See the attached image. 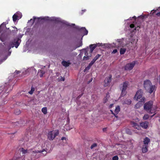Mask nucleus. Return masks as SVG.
I'll return each instance as SVG.
<instances>
[{"label": "nucleus", "mask_w": 160, "mask_h": 160, "mask_svg": "<svg viewBox=\"0 0 160 160\" xmlns=\"http://www.w3.org/2000/svg\"><path fill=\"white\" fill-rule=\"evenodd\" d=\"M143 86L146 91L150 94L155 91L156 89L155 86L152 85L151 82L148 79L144 81Z\"/></svg>", "instance_id": "obj_1"}, {"label": "nucleus", "mask_w": 160, "mask_h": 160, "mask_svg": "<svg viewBox=\"0 0 160 160\" xmlns=\"http://www.w3.org/2000/svg\"><path fill=\"white\" fill-rule=\"evenodd\" d=\"M32 150V149H25L23 148H20L18 150L19 152V155L16 157V159L17 160L20 159L22 160H30L29 159H27L25 158V155H27L28 153H31Z\"/></svg>", "instance_id": "obj_2"}, {"label": "nucleus", "mask_w": 160, "mask_h": 160, "mask_svg": "<svg viewBox=\"0 0 160 160\" xmlns=\"http://www.w3.org/2000/svg\"><path fill=\"white\" fill-rule=\"evenodd\" d=\"M143 92L142 89H139L137 91L134 97V98L137 101L140 100L142 102H144L145 98L143 97Z\"/></svg>", "instance_id": "obj_3"}, {"label": "nucleus", "mask_w": 160, "mask_h": 160, "mask_svg": "<svg viewBox=\"0 0 160 160\" xmlns=\"http://www.w3.org/2000/svg\"><path fill=\"white\" fill-rule=\"evenodd\" d=\"M153 104V102L152 101H149L145 103L144 106V109L148 112L150 113H152V108Z\"/></svg>", "instance_id": "obj_4"}, {"label": "nucleus", "mask_w": 160, "mask_h": 160, "mask_svg": "<svg viewBox=\"0 0 160 160\" xmlns=\"http://www.w3.org/2000/svg\"><path fill=\"white\" fill-rule=\"evenodd\" d=\"M128 82L125 81L123 83L122 86L120 87V89L121 90L120 97H123L126 94L127 91L126 90L128 85Z\"/></svg>", "instance_id": "obj_5"}, {"label": "nucleus", "mask_w": 160, "mask_h": 160, "mask_svg": "<svg viewBox=\"0 0 160 160\" xmlns=\"http://www.w3.org/2000/svg\"><path fill=\"white\" fill-rule=\"evenodd\" d=\"M59 134L58 130L50 131L48 133V138L50 140H52Z\"/></svg>", "instance_id": "obj_6"}, {"label": "nucleus", "mask_w": 160, "mask_h": 160, "mask_svg": "<svg viewBox=\"0 0 160 160\" xmlns=\"http://www.w3.org/2000/svg\"><path fill=\"white\" fill-rule=\"evenodd\" d=\"M137 61H133L132 62L127 64L124 67V69L126 70H130L132 69Z\"/></svg>", "instance_id": "obj_7"}, {"label": "nucleus", "mask_w": 160, "mask_h": 160, "mask_svg": "<svg viewBox=\"0 0 160 160\" xmlns=\"http://www.w3.org/2000/svg\"><path fill=\"white\" fill-rule=\"evenodd\" d=\"M38 151L34 152V151L32 152L31 151L32 156L31 157V159L30 160H34L37 158H38L41 155V154H39V152H38Z\"/></svg>", "instance_id": "obj_8"}, {"label": "nucleus", "mask_w": 160, "mask_h": 160, "mask_svg": "<svg viewBox=\"0 0 160 160\" xmlns=\"http://www.w3.org/2000/svg\"><path fill=\"white\" fill-rule=\"evenodd\" d=\"M112 79V76L111 75H109L108 77H107L104 80V86L106 87L109 85L110 82Z\"/></svg>", "instance_id": "obj_9"}, {"label": "nucleus", "mask_w": 160, "mask_h": 160, "mask_svg": "<svg viewBox=\"0 0 160 160\" xmlns=\"http://www.w3.org/2000/svg\"><path fill=\"white\" fill-rule=\"evenodd\" d=\"M21 42V40L18 38H16L14 39L13 41L12 42L15 47L16 48H17L19 46Z\"/></svg>", "instance_id": "obj_10"}, {"label": "nucleus", "mask_w": 160, "mask_h": 160, "mask_svg": "<svg viewBox=\"0 0 160 160\" xmlns=\"http://www.w3.org/2000/svg\"><path fill=\"white\" fill-rule=\"evenodd\" d=\"M149 124V122L147 121H145L140 123V125L141 127L144 129H147Z\"/></svg>", "instance_id": "obj_11"}, {"label": "nucleus", "mask_w": 160, "mask_h": 160, "mask_svg": "<svg viewBox=\"0 0 160 160\" xmlns=\"http://www.w3.org/2000/svg\"><path fill=\"white\" fill-rule=\"evenodd\" d=\"M131 124L133 127L139 130L141 129V126H139L138 123L135 122H131Z\"/></svg>", "instance_id": "obj_12"}, {"label": "nucleus", "mask_w": 160, "mask_h": 160, "mask_svg": "<svg viewBox=\"0 0 160 160\" xmlns=\"http://www.w3.org/2000/svg\"><path fill=\"white\" fill-rule=\"evenodd\" d=\"M21 15V13L17 12L15 14H14L12 16L13 20L14 22H16L17 20L19 18V15L20 16Z\"/></svg>", "instance_id": "obj_13"}, {"label": "nucleus", "mask_w": 160, "mask_h": 160, "mask_svg": "<svg viewBox=\"0 0 160 160\" xmlns=\"http://www.w3.org/2000/svg\"><path fill=\"white\" fill-rule=\"evenodd\" d=\"M148 145H143L142 146V152L143 153H145L147 152L148 151Z\"/></svg>", "instance_id": "obj_14"}, {"label": "nucleus", "mask_w": 160, "mask_h": 160, "mask_svg": "<svg viewBox=\"0 0 160 160\" xmlns=\"http://www.w3.org/2000/svg\"><path fill=\"white\" fill-rule=\"evenodd\" d=\"M62 64L64 67H67L69 66L71 64L69 61H66L64 60L62 61Z\"/></svg>", "instance_id": "obj_15"}, {"label": "nucleus", "mask_w": 160, "mask_h": 160, "mask_svg": "<svg viewBox=\"0 0 160 160\" xmlns=\"http://www.w3.org/2000/svg\"><path fill=\"white\" fill-rule=\"evenodd\" d=\"M11 90V86L7 85L4 86V90L5 92L8 93L9 91Z\"/></svg>", "instance_id": "obj_16"}, {"label": "nucleus", "mask_w": 160, "mask_h": 160, "mask_svg": "<svg viewBox=\"0 0 160 160\" xmlns=\"http://www.w3.org/2000/svg\"><path fill=\"white\" fill-rule=\"evenodd\" d=\"M150 142V140L149 138L148 137L145 138L143 141L144 145H148V143Z\"/></svg>", "instance_id": "obj_17"}, {"label": "nucleus", "mask_w": 160, "mask_h": 160, "mask_svg": "<svg viewBox=\"0 0 160 160\" xmlns=\"http://www.w3.org/2000/svg\"><path fill=\"white\" fill-rule=\"evenodd\" d=\"M36 19H38V22L39 21V20L40 19L42 20H44L45 19L44 18L40 17L36 18V17H33V19H31L29 21L32 22V24H33Z\"/></svg>", "instance_id": "obj_18"}, {"label": "nucleus", "mask_w": 160, "mask_h": 160, "mask_svg": "<svg viewBox=\"0 0 160 160\" xmlns=\"http://www.w3.org/2000/svg\"><path fill=\"white\" fill-rule=\"evenodd\" d=\"M80 31L83 33L84 35H87L88 32V30H86L85 27L81 28L80 29Z\"/></svg>", "instance_id": "obj_19"}, {"label": "nucleus", "mask_w": 160, "mask_h": 160, "mask_svg": "<svg viewBox=\"0 0 160 160\" xmlns=\"http://www.w3.org/2000/svg\"><path fill=\"white\" fill-rule=\"evenodd\" d=\"M97 47V45L95 44H91L89 46L91 53H92V52Z\"/></svg>", "instance_id": "obj_20"}, {"label": "nucleus", "mask_w": 160, "mask_h": 160, "mask_svg": "<svg viewBox=\"0 0 160 160\" xmlns=\"http://www.w3.org/2000/svg\"><path fill=\"white\" fill-rule=\"evenodd\" d=\"M132 102L131 100L130 99H126L123 102L122 104H126L128 105H129L131 104Z\"/></svg>", "instance_id": "obj_21"}, {"label": "nucleus", "mask_w": 160, "mask_h": 160, "mask_svg": "<svg viewBox=\"0 0 160 160\" xmlns=\"http://www.w3.org/2000/svg\"><path fill=\"white\" fill-rule=\"evenodd\" d=\"M140 100L138 103H137L135 106V108H139L142 105V102Z\"/></svg>", "instance_id": "obj_22"}, {"label": "nucleus", "mask_w": 160, "mask_h": 160, "mask_svg": "<svg viewBox=\"0 0 160 160\" xmlns=\"http://www.w3.org/2000/svg\"><path fill=\"white\" fill-rule=\"evenodd\" d=\"M120 110V108L119 106H118L116 107L114 111L116 115L119 113Z\"/></svg>", "instance_id": "obj_23"}, {"label": "nucleus", "mask_w": 160, "mask_h": 160, "mask_svg": "<svg viewBox=\"0 0 160 160\" xmlns=\"http://www.w3.org/2000/svg\"><path fill=\"white\" fill-rule=\"evenodd\" d=\"M126 51V49L124 48H121L120 50V54L122 55L124 54Z\"/></svg>", "instance_id": "obj_24"}, {"label": "nucleus", "mask_w": 160, "mask_h": 160, "mask_svg": "<svg viewBox=\"0 0 160 160\" xmlns=\"http://www.w3.org/2000/svg\"><path fill=\"white\" fill-rule=\"evenodd\" d=\"M88 54V52H85V56H84L83 57V59L84 60H87L89 59V56H88L87 55Z\"/></svg>", "instance_id": "obj_25"}, {"label": "nucleus", "mask_w": 160, "mask_h": 160, "mask_svg": "<svg viewBox=\"0 0 160 160\" xmlns=\"http://www.w3.org/2000/svg\"><path fill=\"white\" fill-rule=\"evenodd\" d=\"M38 152H39L40 153H41V155L42 154H43V156L46 155L47 154V152L45 150V149H43L42 150H40L38 151Z\"/></svg>", "instance_id": "obj_26"}, {"label": "nucleus", "mask_w": 160, "mask_h": 160, "mask_svg": "<svg viewBox=\"0 0 160 160\" xmlns=\"http://www.w3.org/2000/svg\"><path fill=\"white\" fill-rule=\"evenodd\" d=\"M42 112L44 114H46L47 112V109L46 107H43L42 109Z\"/></svg>", "instance_id": "obj_27"}, {"label": "nucleus", "mask_w": 160, "mask_h": 160, "mask_svg": "<svg viewBox=\"0 0 160 160\" xmlns=\"http://www.w3.org/2000/svg\"><path fill=\"white\" fill-rule=\"evenodd\" d=\"M149 117V115L146 114L144 115V116L143 117V120H147L148 119Z\"/></svg>", "instance_id": "obj_28"}, {"label": "nucleus", "mask_w": 160, "mask_h": 160, "mask_svg": "<svg viewBox=\"0 0 160 160\" xmlns=\"http://www.w3.org/2000/svg\"><path fill=\"white\" fill-rule=\"evenodd\" d=\"M34 90H35L34 88L33 87H32L31 88V90L30 91L28 92V93L30 94H32L33 93V92L34 91Z\"/></svg>", "instance_id": "obj_29"}, {"label": "nucleus", "mask_w": 160, "mask_h": 160, "mask_svg": "<svg viewBox=\"0 0 160 160\" xmlns=\"http://www.w3.org/2000/svg\"><path fill=\"white\" fill-rule=\"evenodd\" d=\"M101 55L98 54L93 59L94 60V61H96L97 59H98V58L101 56Z\"/></svg>", "instance_id": "obj_30"}, {"label": "nucleus", "mask_w": 160, "mask_h": 160, "mask_svg": "<svg viewBox=\"0 0 160 160\" xmlns=\"http://www.w3.org/2000/svg\"><path fill=\"white\" fill-rule=\"evenodd\" d=\"M97 146V144L96 143H93L91 146V148L93 149V148L96 147Z\"/></svg>", "instance_id": "obj_31"}, {"label": "nucleus", "mask_w": 160, "mask_h": 160, "mask_svg": "<svg viewBox=\"0 0 160 160\" xmlns=\"http://www.w3.org/2000/svg\"><path fill=\"white\" fill-rule=\"evenodd\" d=\"M14 113L18 115L20 113V111L19 110L17 109L15 111Z\"/></svg>", "instance_id": "obj_32"}, {"label": "nucleus", "mask_w": 160, "mask_h": 160, "mask_svg": "<svg viewBox=\"0 0 160 160\" xmlns=\"http://www.w3.org/2000/svg\"><path fill=\"white\" fill-rule=\"evenodd\" d=\"M15 46L14 45L12 42H11L10 43L9 47L10 49L11 48H13Z\"/></svg>", "instance_id": "obj_33"}, {"label": "nucleus", "mask_w": 160, "mask_h": 160, "mask_svg": "<svg viewBox=\"0 0 160 160\" xmlns=\"http://www.w3.org/2000/svg\"><path fill=\"white\" fill-rule=\"evenodd\" d=\"M112 159V160H118V157L117 156H115L113 157Z\"/></svg>", "instance_id": "obj_34"}, {"label": "nucleus", "mask_w": 160, "mask_h": 160, "mask_svg": "<svg viewBox=\"0 0 160 160\" xmlns=\"http://www.w3.org/2000/svg\"><path fill=\"white\" fill-rule=\"evenodd\" d=\"M40 71H41V73L40 75V77L41 78L43 76V74H44L45 72H43V71H42V70H41Z\"/></svg>", "instance_id": "obj_35"}, {"label": "nucleus", "mask_w": 160, "mask_h": 160, "mask_svg": "<svg viewBox=\"0 0 160 160\" xmlns=\"http://www.w3.org/2000/svg\"><path fill=\"white\" fill-rule=\"evenodd\" d=\"M82 45V42H80L77 45V47H76V48H75V49L79 47H80V46H81Z\"/></svg>", "instance_id": "obj_36"}, {"label": "nucleus", "mask_w": 160, "mask_h": 160, "mask_svg": "<svg viewBox=\"0 0 160 160\" xmlns=\"http://www.w3.org/2000/svg\"><path fill=\"white\" fill-rule=\"evenodd\" d=\"M15 29L12 30V32L13 33H17L18 32V29H17V28L15 27Z\"/></svg>", "instance_id": "obj_37"}, {"label": "nucleus", "mask_w": 160, "mask_h": 160, "mask_svg": "<svg viewBox=\"0 0 160 160\" xmlns=\"http://www.w3.org/2000/svg\"><path fill=\"white\" fill-rule=\"evenodd\" d=\"M126 132L127 133H128L129 135L132 134V133L129 129H127L126 131Z\"/></svg>", "instance_id": "obj_38"}, {"label": "nucleus", "mask_w": 160, "mask_h": 160, "mask_svg": "<svg viewBox=\"0 0 160 160\" xmlns=\"http://www.w3.org/2000/svg\"><path fill=\"white\" fill-rule=\"evenodd\" d=\"M110 111L111 112L112 114L114 115L115 117L117 118H118V116L117 115H116L115 113V112H114L112 110H110Z\"/></svg>", "instance_id": "obj_39"}, {"label": "nucleus", "mask_w": 160, "mask_h": 160, "mask_svg": "<svg viewBox=\"0 0 160 160\" xmlns=\"http://www.w3.org/2000/svg\"><path fill=\"white\" fill-rule=\"evenodd\" d=\"M108 98H105L103 99V103H105L107 102L108 100Z\"/></svg>", "instance_id": "obj_40"}, {"label": "nucleus", "mask_w": 160, "mask_h": 160, "mask_svg": "<svg viewBox=\"0 0 160 160\" xmlns=\"http://www.w3.org/2000/svg\"><path fill=\"white\" fill-rule=\"evenodd\" d=\"M117 52V50L116 49H114L112 52V53H115Z\"/></svg>", "instance_id": "obj_41"}, {"label": "nucleus", "mask_w": 160, "mask_h": 160, "mask_svg": "<svg viewBox=\"0 0 160 160\" xmlns=\"http://www.w3.org/2000/svg\"><path fill=\"white\" fill-rule=\"evenodd\" d=\"M109 93L108 92L107 94H106V97L105 98H108V99L109 98Z\"/></svg>", "instance_id": "obj_42"}, {"label": "nucleus", "mask_w": 160, "mask_h": 160, "mask_svg": "<svg viewBox=\"0 0 160 160\" xmlns=\"http://www.w3.org/2000/svg\"><path fill=\"white\" fill-rule=\"evenodd\" d=\"M158 9L155 10H153L151 12H152V15H153L154 13H155L158 11Z\"/></svg>", "instance_id": "obj_43"}, {"label": "nucleus", "mask_w": 160, "mask_h": 160, "mask_svg": "<svg viewBox=\"0 0 160 160\" xmlns=\"http://www.w3.org/2000/svg\"><path fill=\"white\" fill-rule=\"evenodd\" d=\"M130 27L131 28H133L134 27V25L133 24H131L130 25Z\"/></svg>", "instance_id": "obj_44"}, {"label": "nucleus", "mask_w": 160, "mask_h": 160, "mask_svg": "<svg viewBox=\"0 0 160 160\" xmlns=\"http://www.w3.org/2000/svg\"><path fill=\"white\" fill-rule=\"evenodd\" d=\"M156 15L157 16L160 17V12H157V13H156Z\"/></svg>", "instance_id": "obj_45"}, {"label": "nucleus", "mask_w": 160, "mask_h": 160, "mask_svg": "<svg viewBox=\"0 0 160 160\" xmlns=\"http://www.w3.org/2000/svg\"><path fill=\"white\" fill-rule=\"evenodd\" d=\"M95 62V61L93 59L90 63L92 65Z\"/></svg>", "instance_id": "obj_46"}, {"label": "nucleus", "mask_w": 160, "mask_h": 160, "mask_svg": "<svg viewBox=\"0 0 160 160\" xmlns=\"http://www.w3.org/2000/svg\"><path fill=\"white\" fill-rule=\"evenodd\" d=\"M90 68H89V66H88L85 69V71L87 70H89L90 69Z\"/></svg>", "instance_id": "obj_47"}, {"label": "nucleus", "mask_w": 160, "mask_h": 160, "mask_svg": "<svg viewBox=\"0 0 160 160\" xmlns=\"http://www.w3.org/2000/svg\"><path fill=\"white\" fill-rule=\"evenodd\" d=\"M158 82H159V84H160V75H159V76L158 77Z\"/></svg>", "instance_id": "obj_48"}, {"label": "nucleus", "mask_w": 160, "mask_h": 160, "mask_svg": "<svg viewBox=\"0 0 160 160\" xmlns=\"http://www.w3.org/2000/svg\"><path fill=\"white\" fill-rule=\"evenodd\" d=\"M61 78L59 80L60 81H64V78H63L62 77H61Z\"/></svg>", "instance_id": "obj_49"}, {"label": "nucleus", "mask_w": 160, "mask_h": 160, "mask_svg": "<svg viewBox=\"0 0 160 160\" xmlns=\"http://www.w3.org/2000/svg\"><path fill=\"white\" fill-rule=\"evenodd\" d=\"M66 137H62V138H61V139L62 140H66Z\"/></svg>", "instance_id": "obj_50"}, {"label": "nucleus", "mask_w": 160, "mask_h": 160, "mask_svg": "<svg viewBox=\"0 0 160 160\" xmlns=\"http://www.w3.org/2000/svg\"><path fill=\"white\" fill-rule=\"evenodd\" d=\"M113 105V104H111L109 106V108H111Z\"/></svg>", "instance_id": "obj_51"}, {"label": "nucleus", "mask_w": 160, "mask_h": 160, "mask_svg": "<svg viewBox=\"0 0 160 160\" xmlns=\"http://www.w3.org/2000/svg\"><path fill=\"white\" fill-rule=\"evenodd\" d=\"M61 157H62V160H64V159H65L64 156H62Z\"/></svg>", "instance_id": "obj_52"}, {"label": "nucleus", "mask_w": 160, "mask_h": 160, "mask_svg": "<svg viewBox=\"0 0 160 160\" xmlns=\"http://www.w3.org/2000/svg\"><path fill=\"white\" fill-rule=\"evenodd\" d=\"M92 66V65L91 64V63H89V65H88V66H89V68H91V66Z\"/></svg>", "instance_id": "obj_53"}, {"label": "nucleus", "mask_w": 160, "mask_h": 160, "mask_svg": "<svg viewBox=\"0 0 160 160\" xmlns=\"http://www.w3.org/2000/svg\"><path fill=\"white\" fill-rule=\"evenodd\" d=\"M92 66V65L91 64V63H89V65H88V66H89V68H91V66Z\"/></svg>", "instance_id": "obj_54"}, {"label": "nucleus", "mask_w": 160, "mask_h": 160, "mask_svg": "<svg viewBox=\"0 0 160 160\" xmlns=\"http://www.w3.org/2000/svg\"><path fill=\"white\" fill-rule=\"evenodd\" d=\"M92 66V65L91 64V63H89V65H88V66H89V68H91V66Z\"/></svg>", "instance_id": "obj_55"}, {"label": "nucleus", "mask_w": 160, "mask_h": 160, "mask_svg": "<svg viewBox=\"0 0 160 160\" xmlns=\"http://www.w3.org/2000/svg\"><path fill=\"white\" fill-rule=\"evenodd\" d=\"M138 28V29H139L140 28V27H137V28H135V30H136V29H137V28Z\"/></svg>", "instance_id": "obj_56"}, {"label": "nucleus", "mask_w": 160, "mask_h": 160, "mask_svg": "<svg viewBox=\"0 0 160 160\" xmlns=\"http://www.w3.org/2000/svg\"><path fill=\"white\" fill-rule=\"evenodd\" d=\"M92 78L91 79V80L90 81H89L88 83H89L90 82H92Z\"/></svg>", "instance_id": "obj_57"}, {"label": "nucleus", "mask_w": 160, "mask_h": 160, "mask_svg": "<svg viewBox=\"0 0 160 160\" xmlns=\"http://www.w3.org/2000/svg\"><path fill=\"white\" fill-rule=\"evenodd\" d=\"M82 95V94H81V95H79V96H78V98H80L81 97V96Z\"/></svg>", "instance_id": "obj_58"}, {"label": "nucleus", "mask_w": 160, "mask_h": 160, "mask_svg": "<svg viewBox=\"0 0 160 160\" xmlns=\"http://www.w3.org/2000/svg\"><path fill=\"white\" fill-rule=\"evenodd\" d=\"M132 18H134L135 19H136V17L135 16H134Z\"/></svg>", "instance_id": "obj_59"}, {"label": "nucleus", "mask_w": 160, "mask_h": 160, "mask_svg": "<svg viewBox=\"0 0 160 160\" xmlns=\"http://www.w3.org/2000/svg\"><path fill=\"white\" fill-rule=\"evenodd\" d=\"M128 44H129V43H126V44H125V46H126V47H128Z\"/></svg>", "instance_id": "obj_60"}, {"label": "nucleus", "mask_w": 160, "mask_h": 160, "mask_svg": "<svg viewBox=\"0 0 160 160\" xmlns=\"http://www.w3.org/2000/svg\"><path fill=\"white\" fill-rule=\"evenodd\" d=\"M86 11V10H82V12H85Z\"/></svg>", "instance_id": "obj_61"}, {"label": "nucleus", "mask_w": 160, "mask_h": 160, "mask_svg": "<svg viewBox=\"0 0 160 160\" xmlns=\"http://www.w3.org/2000/svg\"><path fill=\"white\" fill-rule=\"evenodd\" d=\"M158 117H159V118H160V114H158Z\"/></svg>", "instance_id": "obj_62"}, {"label": "nucleus", "mask_w": 160, "mask_h": 160, "mask_svg": "<svg viewBox=\"0 0 160 160\" xmlns=\"http://www.w3.org/2000/svg\"><path fill=\"white\" fill-rule=\"evenodd\" d=\"M154 114L153 115H152V116H151V118H152L154 115Z\"/></svg>", "instance_id": "obj_63"}, {"label": "nucleus", "mask_w": 160, "mask_h": 160, "mask_svg": "<svg viewBox=\"0 0 160 160\" xmlns=\"http://www.w3.org/2000/svg\"><path fill=\"white\" fill-rule=\"evenodd\" d=\"M5 25L4 23V22L1 24V25Z\"/></svg>", "instance_id": "obj_64"}]
</instances>
